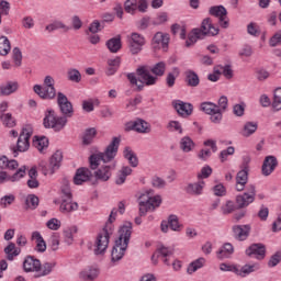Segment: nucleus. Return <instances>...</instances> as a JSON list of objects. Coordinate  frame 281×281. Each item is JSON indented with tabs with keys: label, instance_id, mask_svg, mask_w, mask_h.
Here are the masks:
<instances>
[{
	"label": "nucleus",
	"instance_id": "7",
	"mask_svg": "<svg viewBox=\"0 0 281 281\" xmlns=\"http://www.w3.org/2000/svg\"><path fill=\"white\" fill-rule=\"evenodd\" d=\"M43 124L45 128H54L55 131H63L67 124V117L56 116L54 110H46L44 114Z\"/></svg>",
	"mask_w": 281,
	"mask_h": 281
},
{
	"label": "nucleus",
	"instance_id": "42",
	"mask_svg": "<svg viewBox=\"0 0 281 281\" xmlns=\"http://www.w3.org/2000/svg\"><path fill=\"white\" fill-rule=\"evenodd\" d=\"M205 187L204 181H199L195 183H191L187 187L188 194H203V188Z\"/></svg>",
	"mask_w": 281,
	"mask_h": 281
},
{
	"label": "nucleus",
	"instance_id": "8",
	"mask_svg": "<svg viewBox=\"0 0 281 281\" xmlns=\"http://www.w3.org/2000/svg\"><path fill=\"white\" fill-rule=\"evenodd\" d=\"M220 269L221 271H232L233 273H236V276L246 278V276H249V273H254V271H258L260 269V265L254 263V265H246L244 267H239V266L222 263L220 265Z\"/></svg>",
	"mask_w": 281,
	"mask_h": 281
},
{
	"label": "nucleus",
	"instance_id": "6",
	"mask_svg": "<svg viewBox=\"0 0 281 281\" xmlns=\"http://www.w3.org/2000/svg\"><path fill=\"white\" fill-rule=\"evenodd\" d=\"M113 234V225L106 223L105 227L100 232L94 240L93 251L95 256H102L109 249V240Z\"/></svg>",
	"mask_w": 281,
	"mask_h": 281
},
{
	"label": "nucleus",
	"instance_id": "43",
	"mask_svg": "<svg viewBox=\"0 0 281 281\" xmlns=\"http://www.w3.org/2000/svg\"><path fill=\"white\" fill-rule=\"evenodd\" d=\"M106 47L112 54H117L122 49V40L120 37L111 38L106 42Z\"/></svg>",
	"mask_w": 281,
	"mask_h": 281
},
{
	"label": "nucleus",
	"instance_id": "17",
	"mask_svg": "<svg viewBox=\"0 0 281 281\" xmlns=\"http://www.w3.org/2000/svg\"><path fill=\"white\" fill-rule=\"evenodd\" d=\"M276 168H278V158H276V156H267L261 166V175L269 177L273 175Z\"/></svg>",
	"mask_w": 281,
	"mask_h": 281
},
{
	"label": "nucleus",
	"instance_id": "32",
	"mask_svg": "<svg viewBox=\"0 0 281 281\" xmlns=\"http://www.w3.org/2000/svg\"><path fill=\"white\" fill-rule=\"evenodd\" d=\"M251 227L249 225L234 226L233 232L238 240H247Z\"/></svg>",
	"mask_w": 281,
	"mask_h": 281
},
{
	"label": "nucleus",
	"instance_id": "47",
	"mask_svg": "<svg viewBox=\"0 0 281 281\" xmlns=\"http://www.w3.org/2000/svg\"><path fill=\"white\" fill-rule=\"evenodd\" d=\"M124 10L127 14H135V12H139V0H126L124 3Z\"/></svg>",
	"mask_w": 281,
	"mask_h": 281
},
{
	"label": "nucleus",
	"instance_id": "48",
	"mask_svg": "<svg viewBox=\"0 0 281 281\" xmlns=\"http://www.w3.org/2000/svg\"><path fill=\"white\" fill-rule=\"evenodd\" d=\"M10 49H12L10 40H8L5 36H1L0 37V56H8L10 54Z\"/></svg>",
	"mask_w": 281,
	"mask_h": 281
},
{
	"label": "nucleus",
	"instance_id": "23",
	"mask_svg": "<svg viewBox=\"0 0 281 281\" xmlns=\"http://www.w3.org/2000/svg\"><path fill=\"white\" fill-rule=\"evenodd\" d=\"M117 166L116 161H113L111 165L102 166L100 169L95 171V179L99 181H109L111 179L112 170H115Z\"/></svg>",
	"mask_w": 281,
	"mask_h": 281
},
{
	"label": "nucleus",
	"instance_id": "61",
	"mask_svg": "<svg viewBox=\"0 0 281 281\" xmlns=\"http://www.w3.org/2000/svg\"><path fill=\"white\" fill-rule=\"evenodd\" d=\"M26 207H29L30 210H36V207H38V196L31 194L26 198Z\"/></svg>",
	"mask_w": 281,
	"mask_h": 281
},
{
	"label": "nucleus",
	"instance_id": "11",
	"mask_svg": "<svg viewBox=\"0 0 281 281\" xmlns=\"http://www.w3.org/2000/svg\"><path fill=\"white\" fill-rule=\"evenodd\" d=\"M63 161V153L56 151L47 164L45 160L40 162V168L44 170L45 175H54L58 168H60V162Z\"/></svg>",
	"mask_w": 281,
	"mask_h": 281
},
{
	"label": "nucleus",
	"instance_id": "1",
	"mask_svg": "<svg viewBox=\"0 0 281 281\" xmlns=\"http://www.w3.org/2000/svg\"><path fill=\"white\" fill-rule=\"evenodd\" d=\"M138 78L135 75L130 74L127 78L132 85L142 91L144 87H153L157 85L158 78H161L166 74V63L159 61L154 67H140L137 69Z\"/></svg>",
	"mask_w": 281,
	"mask_h": 281
},
{
	"label": "nucleus",
	"instance_id": "54",
	"mask_svg": "<svg viewBox=\"0 0 281 281\" xmlns=\"http://www.w3.org/2000/svg\"><path fill=\"white\" fill-rule=\"evenodd\" d=\"M67 76L70 82H80L82 80V75L76 68H70L67 72Z\"/></svg>",
	"mask_w": 281,
	"mask_h": 281
},
{
	"label": "nucleus",
	"instance_id": "4",
	"mask_svg": "<svg viewBox=\"0 0 281 281\" xmlns=\"http://www.w3.org/2000/svg\"><path fill=\"white\" fill-rule=\"evenodd\" d=\"M216 34H218V27L213 26L212 20L206 18L203 20L201 29H193L192 32L189 33L186 41V47H192L199 38H203L204 36H216Z\"/></svg>",
	"mask_w": 281,
	"mask_h": 281
},
{
	"label": "nucleus",
	"instance_id": "60",
	"mask_svg": "<svg viewBox=\"0 0 281 281\" xmlns=\"http://www.w3.org/2000/svg\"><path fill=\"white\" fill-rule=\"evenodd\" d=\"M223 111L217 108L213 113L210 114V120L213 124H221L223 122Z\"/></svg>",
	"mask_w": 281,
	"mask_h": 281
},
{
	"label": "nucleus",
	"instance_id": "49",
	"mask_svg": "<svg viewBox=\"0 0 281 281\" xmlns=\"http://www.w3.org/2000/svg\"><path fill=\"white\" fill-rule=\"evenodd\" d=\"M117 212L120 214H124V212H126V206L124 205V202H120L119 209H113L111 211V214L108 221L109 225H113V223H115V218H117Z\"/></svg>",
	"mask_w": 281,
	"mask_h": 281
},
{
	"label": "nucleus",
	"instance_id": "27",
	"mask_svg": "<svg viewBox=\"0 0 281 281\" xmlns=\"http://www.w3.org/2000/svg\"><path fill=\"white\" fill-rule=\"evenodd\" d=\"M91 170L89 168H79L75 175L74 183L76 186H82L86 181L91 179Z\"/></svg>",
	"mask_w": 281,
	"mask_h": 281
},
{
	"label": "nucleus",
	"instance_id": "36",
	"mask_svg": "<svg viewBox=\"0 0 281 281\" xmlns=\"http://www.w3.org/2000/svg\"><path fill=\"white\" fill-rule=\"evenodd\" d=\"M74 234H78V226L72 225L64 229L63 236L64 241L66 245H72L74 244Z\"/></svg>",
	"mask_w": 281,
	"mask_h": 281
},
{
	"label": "nucleus",
	"instance_id": "53",
	"mask_svg": "<svg viewBox=\"0 0 281 281\" xmlns=\"http://www.w3.org/2000/svg\"><path fill=\"white\" fill-rule=\"evenodd\" d=\"M218 109V105L214 104L213 102H203L200 105V110L203 111V113H206V115H211V113H214Z\"/></svg>",
	"mask_w": 281,
	"mask_h": 281
},
{
	"label": "nucleus",
	"instance_id": "21",
	"mask_svg": "<svg viewBox=\"0 0 281 281\" xmlns=\"http://www.w3.org/2000/svg\"><path fill=\"white\" fill-rule=\"evenodd\" d=\"M267 254V248L262 244H252L246 249V255L250 256V258H257V260L265 259Z\"/></svg>",
	"mask_w": 281,
	"mask_h": 281
},
{
	"label": "nucleus",
	"instance_id": "30",
	"mask_svg": "<svg viewBox=\"0 0 281 281\" xmlns=\"http://www.w3.org/2000/svg\"><path fill=\"white\" fill-rule=\"evenodd\" d=\"M131 175H133V169L128 166H123L116 173V186H124L126 183V177H131Z\"/></svg>",
	"mask_w": 281,
	"mask_h": 281
},
{
	"label": "nucleus",
	"instance_id": "38",
	"mask_svg": "<svg viewBox=\"0 0 281 281\" xmlns=\"http://www.w3.org/2000/svg\"><path fill=\"white\" fill-rule=\"evenodd\" d=\"M205 258L200 257L198 259H195L194 261H192L189 267L187 268V272L192 274V273H196V271H199V269H203V267H205Z\"/></svg>",
	"mask_w": 281,
	"mask_h": 281
},
{
	"label": "nucleus",
	"instance_id": "5",
	"mask_svg": "<svg viewBox=\"0 0 281 281\" xmlns=\"http://www.w3.org/2000/svg\"><path fill=\"white\" fill-rule=\"evenodd\" d=\"M140 216L146 215V212H155L161 205V196L153 195V191H146L138 199Z\"/></svg>",
	"mask_w": 281,
	"mask_h": 281
},
{
	"label": "nucleus",
	"instance_id": "31",
	"mask_svg": "<svg viewBox=\"0 0 281 281\" xmlns=\"http://www.w3.org/2000/svg\"><path fill=\"white\" fill-rule=\"evenodd\" d=\"M19 90V82L16 81H8L0 86L1 95H12V93H16Z\"/></svg>",
	"mask_w": 281,
	"mask_h": 281
},
{
	"label": "nucleus",
	"instance_id": "3",
	"mask_svg": "<svg viewBox=\"0 0 281 281\" xmlns=\"http://www.w3.org/2000/svg\"><path fill=\"white\" fill-rule=\"evenodd\" d=\"M120 148V137H114L112 142L108 145L104 153L92 154L89 157V164L91 170H97L100 166V161L103 164H109L115 159L117 156V150Z\"/></svg>",
	"mask_w": 281,
	"mask_h": 281
},
{
	"label": "nucleus",
	"instance_id": "52",
	"mask_svg": "<svg viewBox=\"0 0 281 281\" xmlns=\"http://www.w3.org/2000/svg\"><path fill=\"white\" fill-rule=\"evenodd\" d=\"M55 30H64V32H69V27L61 21H55L46 26L47 32H55Z\"/></svg>",
	"mask_w": 281,
	"mask_h": 281
},
{
	"label": "nucleus",
	"instance_id": "15",
	"mask_svg": "<svg viewBox=\"0 0 281 281\" xmlns=\"http://www.w3.org/2000/svg\"><path fill=\"white\" fill-rule=\"evenodd\" d=\"M57 104L64 115L67 117H71V115H74V105H71V102H69V99H67L65 93H57Z\"/></svg>",
	"mask_w": 281,
	"mask_h": 281
},
{
	"label": "nucleus",
	"instance_id": "57",
	"mask_svg": "<svg viewBox=\"0 0 281 281\" xmlns=\"http://www.w3.org/2000/svg\"><path fill=\"white\" fill-rule=\"evenodd\" d=\"M97 133L98 132L93 127L87 130L85 135H83V144L86 146H89V144H91V142H93V139L95 138Z\"/></svg>",
	"mask_w": 281,
	"mask_h": 281
},
{
	"label": "nucleus",
	"instance_id": "34",
	"mask_svg": "<svg viewBox=\"0 0 281 281\" xmlns=\"http://www.w3.org/2000/svg\"><path fill=\"white\" fill-rule=\"evenodd\" d=\"M32 239L35 240L36 243V246H35L36 251H40L41 254H43L44 251L47 250V244L45 243V239H43V236L41 235L40 232H33Z\"/></svg>",
	"mask_w": 281,
	"mask_h": 281
},
{
	"label": "nucleus",
	"instance_id": "13",
	"mask_svg": "<svg viewBox=\"0 0 281 281\" xmlns=\"http://www.w3.org/2000/svg\"><path fill=\"white\" fill-rule=\"evenodd\" d=\"M172 254H175L172 248L161 246L153 255L151 260H153L154 265H157V259H159L164 262V265H167V267H170V262L172 261Z\"/></svg>",
	"mask_w": 281,
	"mask_h": 281
},
{
	"label": "nucleus",
	"instance_id": "63",
	"mask_svg": "<svg viewBox=\"0 0 281 281\" xmlns=\"http://www.w3.org/2000/svg\"><path fill=\"white\" fill-rule=\"evenodd\" d=\"M234 153H236V149L232 146L228 147L227 149L222 150L220 154V159H221L222 164L227 161V157L229 155H234Z\"/></svg>",
	"mask_w": 281,
	"mask_h": 281
},
{
	"label": "nucleus",
	"instance_id": "24",
	"mask_svg": "<svg viewBox=\"0 0 281 281\" xmlns=\"http://www.w3.org/2000/svg\"><path fill=\"white\" fill-rule=\"evenodd\" d=\"M23 177H25V167L19 168L12 176H8V172L5 171H0V184L5 183V181L14 183L16 181H21Z\"/></svg>",
	"mask_w": 281,
	"mask_h": 281
},
{
	"label": "nucleus",
	"instance_id": "29",
	"mask_svg": "<svg viewBox=\"0 0 281 281\" xmlns=\"http://www.w3.org/2000/svg\"><path fill=\"white\" fill-rule=\"evenodd\" d=\"M100 276V270L93 266L85 268L80 273L79 278L83 281H93Z\"/></svg>",
	"mask_w": 281,
	"mask_h": 281
},
{
	"label": "nucleus",
	"instance_id": "41",
	"mask_svg": "<svg viewBox=\"0 0 281 281\" xmlns=\"http://www.w3.org/2000/svg\"><path fill=\"white\" fill-rule=\"evenodd\" d=\"M121 63H122V59L120 57L109 59L108 60L106 75L108 76H113L117 71V69H120Z\"/></svg>",
	"mask_w": 281,
	"mask_h": 281
},
{
	"label": "nucleus",
	"instance_id": "59",
	"mask_svg": "<svg viewBox=\"0 0 281 281\" xmlns=\"http://www.w3.org/2000/svg\"><path fill=\"white\" fill-rule=\"evenodd\" d=\"M179 68H173L172 72H169L167 75V86L168 87H175V82L177 81V78H179Z\"/></svg>",
	"mask_w": 281,
	"mask_h": 281
},
{
	"label": "nucleus",
	"instance_id": "45",
	"mask_svg": "<svg viewBox=\"0 0 281 281\" xmlns=\"http://www.w3.org/2000/svg\"><path fill=\"white\" fill-rule=\"evenodd\" d=\"M4 254H7L8 260H14V257L19 256L21 254V248H16V245L14 243H10L4 248Z\"/></svg>",
	"mask_w": 281,
	"mask_h": 281
},
{
	"label": "nucleus",
	"instance_id": "26",
	"mask_svg": "<svg viewBox=\"0 0 281 281\" xmlns=\"http://www.w3.org/2000/svg\"><path fill=\"white\" fill-rule=\"evenodd\" d=\"M23 267L26 273H38L41 270V260L34 258L33 256H29L25 258Z\"/></svg>",
	"mask_w": 281,
	"mask_h": 281
},
{
	"label": "nucleus",
	"instance_id": "18",
	"mask_svg": "<svg viewBox=\"0 0 281 281\" xmlns=\"http://www.w3.org/2000/svg\"><path fill=\"white\" fill-rule=\"evenodd\" d=\"M127 131H136V133H150V123L138 119L126 124Z\"/></svg>",
	"mask_w": 281,
	"mask_h": 281
},
{
	"label": "nucleus",
	"instance_id": "58",
	"mask_svg": "<svg viewBox=\"0 0 281 281\" xmlns=\"http://www.w3.org/2000/svg\"><path fill=\"white\" fill-rule=\"evenodd\" d=\"M12 60L15 67H21V63L23 60V54L19 47H14L12 50Z\"/></svg>",
	"mask_w": 281,
	"mask_h": 281
},
{
	"label": "nucleus",
	"instance_id": "51",
	"mask_svg": "<svg viewBox=\"0 0 281 281\" xmlns=\"http://www.w3.org/2000/svg\"><path fill=\"white\" fill-rule=\"evenodd\" d=\"M0 120L4 126L8 128H14L16 126V121L12 117L11 113H3L0 115Z\"/></svg>",
	"mask_w": 281,
	"mask_h": 281
},
{
	"label": "nucleus",
	"instance_id": "2",
	"mask_svg": "<svg viewBox=\"0 0 281 281\" xmlns=\"http://www.w3.org/2000/svg\"><path fill=\"white\" fill-rule=\"evenodd\" d=\"M119 238L112 249V262H117L124 258L126 249L128 248V243H131V236L133 234V224L131 222H125L119 231Z\"/></svg>",
	"mask_w": 281,
	"mask_h": 281
},
{
	"label": "nucleus",
	"instance_id": "28",
	"mask_svg": "<svg viewBox=\"0 0 281 281\" xmlns=\"http://www.w3.org/2000/svg\"><path fill=\"white\" fill-rule=\"evenodd\" d=\"M79 205L71 199H61L59 211L61 214H71V212H78Z\"/></svg>",
	"mask_w": 281,
	"mask_h": 281
},
{
	"label": "nucleus",
	"instance_id": "56",
	"mask_svg": "<svg viewBox=\"0 0 281 281\" xmlns=\"http://www.w3.org/2000/svg\"><path fill=\"white\" fill-rule=\"evenodd\" d=\"M272 109H274V111H281V88L274 90Z\"/></svg>",
	"mask_w": 281,
	"mask_h": 281
},
{
	"label": "nucleus",
	"instance_id": "22",
	"mask_svg": "<svg viewBox=\"0 0 281 281\" xmlns=\"http://www.w3.org/2000/svg\"><path fill=\"white\" fill-rule=\"evenodd\" d=\"M172 106L177 113L181 115V117H188L192 115L193 108L190 103H186L181 100H175L172 101Z\"/></svg>",
	"mask_w": 281,
	"mask_h": 281
},
{
	"label": "nucleus",
	"instance_id": "46",
	"mask_svg": "<svg viewBox=\"0 0 281 281\" xmlns=\"http://www.w3.org/2000/svg\"><path fill=\"white\" fill-rule=\"evenodd\" d=\"M33 146H35V148L40 153H44V150L47 148V146H49V140L45 136L35 137V139L33 140Z\"/></svg>",
	"mask_w": 281,
	"mask_h": 281
},
{
	"label": "nucleus",
	"instance_id": "35",
	"mask_svg": "<svg viewBox=\"0 0 281 281\" xmlns=\"http://www.w3.org/2000/svg\"><path fill=\"white\" fill-rule=\"evenodd\" d=\"M258 131V123L256 122H246L240 131L243 137H251L254 133Z\"/></svg>",
	"mask_w": 281,
	"mask_h": 281
},
{
	"label": "nucleus",
	"instance_id": "39",
	"mask_svg": "<svg viewBox=\"0 0 281 281\" xmlns=\"http://www.w3.org/2000/svg\"><path fill=\"white\" fill-rule=\"evenodd\" d=\"M54 267H56L55 262H45L44 265L40 263V270L37 271L36 278L49 276V273L54 271Z\"/></svg>",
	"mask_w": 281,
	"mask_h": 281
},
{
	"label": "nucleus",
	"instance_id": "37",
	"mask_svg": "<svg viewBox=\"0 0 281 281\" xmlns=\"http://www.w3.org/2000/svg\"><path fill=\"white\" fill-rule=\"evenodd\" d=\"M234 254V246L232 244H224L216 252V256L220 260H224V258H229Z\"/></svg>",
	"mask_w": 281,
	"mask_h": 281
},
{
	"label": "nucleus",
	"instance_id": "62",
	"mask_svg": "<svg viewBox=\"0 0 281 281\" xmlns=\"http://www.w3.org/2000/svg\"><path fill=\"white\" fill-rule=\"evenodd\" d=\"M63 223L60 222V220L53 217L50 218L47 223L46 226L48 227V229H52L53 232H58V229H60Z\"/></svg>",
	"mask_w": 281,
	"mask_h": 281
},
{
	"label": "nucleus",
	"instance_id": "44",
	"mask_svg": "<svg viewBox=\"0 0 281 281\" xmlns=\"http://www.w3.org/2000/svg\"><path fill=\"white\" fill-rule=\"evenodd\" d=\"M123 157L127 159V161L132 165L133 168H137L138 166L137 156H135V153H133V149H131V147L124 148Z\"/></svg>",
	"mask_w": 281,
	"mask_h": 281
},
{
	"label": "nucleus",
	"instance_id": "20",
	"mask_svg": "<svg viewBox=\"0 0 281 281\" xmlns=\"http://www.w3.org/2000/svg\"><path fill=\"white\" fill-rule=\"evenodd\" d=\"M33 91L42 98V100H54L56 98V88L54 87H42L35 85Z\"/></svg>",
	"mask_w": 281,
	"mask_h": 281
},
{
	"label": "nucleus",
	"instance_id": "12",
	"mask_svg": "<svg viewBox=\"0 0 281 281\" xmlns=\"http://www.w3.org/2000/svg\"><path fill=\"white\" fill-rule=\"evenodd\" d=\"M127 38L131 54L135 56L144 49V45H146V37L144 35L134 32Z\"/></svg>",
	"mask_w": 281,
	"mask_h": 281
},
{
	"label": "nucleus",
	"instance_id": "33",
	"mask_svg": "<svg viewBox=\"0 0 281 281\" xmlns=\"http://www.w3.org/2000/svg\"><path fill=\"white\" fill-rule=\"evenodd\" d=\"M179 146L182 153H192V150L196 147V144L190 136H184L180 139Z\"/></svg>",
	"mask_w": 281,
	"mask_h": 281
},
{
	"label": "nucleus",
	"instance_id": "55",
	"mask_svg": "<svg viewBox=\"0 0 281 281\" xmlns=\"http://www.w3.org/2000/svg\"><path fill=\"white\" fill-rule=\"evenodd\" d=\"M167 128L171 133H179V135H183V127L178 121H170L167 125Z\"/></svg>",
	"mask_w": 281,
	"mask_h": 281
},
{
	"label": "nucleus",
	"instance_id": "19",
	"mask_svg": "<svg viewBox=\"0 0 281 281\" xmlns=\"http://www.w3.org/2000/svg\"><path fill=\"white\" fill-rule=\"evenodd\" d=\"M160 229L164 234H168V229L172 232H181V224H179V217L177 215H170L168 221H162L160 224Z\"/></svg>",
	"mask_w": 281,
	"mask_h": 281
},
{
	"label": "nucleus",
	"instance_id": "64",
	"mask_svg": "<svg viewBox=\"0 0 281 281\" xmlns=\"http://www.w3.org/2000/svg\"><path fill=\"white\" fill-rule=\"evenodd\" d=\"M212 175V167L204 166L198 173V179H207Z\"/></svg>",
	"mask_w": 281,
	"mask_h": 281
},
{
	"label": "nucleus",
	"instance_id": "10",
	"mask_svg": "<svg viewBox=\"0 0 281 281\" xmlns=\"http://www.w3.org/2000/svg\"><path fill=\"white\" fill-rule=\"evenodd\" d=\"M256 201V187L254 184H249L244 194H239L236 196V204L239 210L243 207H249L251 203Z\"/></svg>",
	"mask_w": 281,
	"mask_h": 281
},
{
	"label": "nucleus",
	"instance_id": "50",
	"mask_svg": "<svg viewBox=\"0 0 281 281\" xmlns=\"http://www.w3.org/2000/svg\"><path fill=\"white\" fill-rule=\"evenodd\" d=\"M186 76H187L186 81L189 87H199L200 79L196 72L189 70L186 72Z\"/></svg>",
	"mask_w": 281,
	"mask_h": 281
},
{
	"label": "nucleus",
	"instance_id": "14",
	"mask_svg": "<svg viewBox=\"0 0 281 281\" xmlns=\"http://www.w3.org/2000/svg\"><path fill=\"white\" fill-rule=\"evenodd\" d=\"M170 43V35L168 33L157 32L151 40V47L156 52L162 49L168 52V45Z\"/></svg>",
	"mask_w": 281,
	"mask_h": 281
},
{
	"label": "nucleus",
	"instance_id": "25",
	"mask_svg": "<svg viewBox=\"0 0 281 281\" xmlns=\"http://www.w3.org/2000/svg\"><path fill=\"white\" fill-rule=\"evenodd\" d=\"M247 181H249V167H244L240 171L237 172V176H236L237 192H243V190H245V186H247Z\"/></svg>",
	"mask_w": 281,
	"mask_h": 281
},
{
	"label": "nucleus",
	"instance_id": "40",
	"mask_svg": "<svg viewBox=\"0 0 281 281\" xmlns=\"http://www.w3.org/2000/svg\"><path fill=\"white\" fill-rule=\"evenodd\" d=\"M0 168L1 170H16L19 168V162L16 160H10L8 157L2 156L0 157Z\"/></svg>",
	"mask_w": 281,
	"mask_h": 281
},
{
	"label": "nucleus",
	"instance_id": "9",
	"mask_svg": "<svg viewBox=\"0 0 281 281\" xmlns=\"http://www.w3.org/2000/svg\"><path fill=\"white\" fill-rule=\"evenodd\" d=\"M32 125H26L22 128L14 153H26V150H30V137H32Z\"/></svg>",
	"mask_w": 281,
	"mask_h": 281
},
{
	"label": "nucleus",
	"instance_id": "16",
	"mask_svg": "<svg viewBox=\"0 0 281 281\" xmlns=\"http://www.w3.org/2000/svg\"><path fill=\"white\" fill-rule=\"evenodd\" d=\"M210 14L220 20L221 27H229V20H227V9L223 5L212 7Z\"/></svg>",
	"mask_w": 281,
	"mask_h": 281
}]
</instances>
